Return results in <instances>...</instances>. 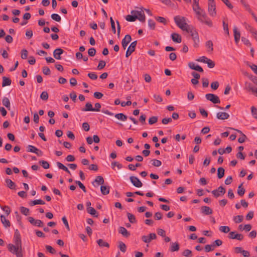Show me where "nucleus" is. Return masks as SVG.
<instances>
[{
  "mask_svg": "<svg viewBox=\"0 0 257 257\" xmlns=\"http://www.w3.org/2000/svg\"><path fill=\"white\" fill-rule=\"evenodd\" d=\"M7 247L9 251L12 253L15 254L16 257H23L22 246L9 243L8 244Z\"/></svg>",
  "mask_w": 257,
  "mask_h": 257,
  "instance_id": "nucleus-1",
  "label": "nucleus"
},
{
  "mask_svg": "<svg viewBox=\"0 0 257 257\" xmlns=\"http://www.w3.org/2000/svg\"><path fill=\"white\" fill-rule=\"evenodd\" d=\"M197 19L201 23L205 24L210 27L212 26V23L209 18H208L205 12L201 11V12L197 13Z\"/></svg>",
  "mask_w": 257,
  "mask_h": 257,
  "instance_id": "nucleus-2",
  "label": "nucleus"
},
{
  "mask_svg": "<svg viewBox=\"0 0 257 257\" xmlns=\"http://www.w3.org/2000/svg\"><path fill=\"white\" fill-rule=\"evenodd\" d=\"M174 19L176 25L183 31H185L189 26L186 23V19L184 17L177 16L174 17Z\"/></svg>",
  "mask_w": 257,
  "mask_h": 257,
  "instance_id": "nucleus-3",
  "label": "nucleus"
},
{
  "mask_svg": "<svg viewBox=\"0 0 257 257\" xmlns=\"http://www.w3.org/2000/svg\"><path fill=\"white\" fill-rule=\"evenodd\" d=\"M131 14H135L138 16V18L140 21L145 22L146 20V17L142 8H141V11L133 10L131 12Z\"/></svg>",
  "mask_w": 257,
  "mask_h": 257,
  "instance_id": "nucleus-4",
  "label": "nucleus"
},
{
  "mask_svg": "<svg viewBox=\"0 0 257 257\" xmlns=\"http://www.w3.org/2000/svg\"><path fill=\"white\" fill-rule=\"evenodd\" d=\"M225 189L222 186H219L217 189L212 191L211 193L215 198L223 196L225 193Z\"/></svg>",
  "mask_w": 257,
  "mask_h": 257,
  "instance_id": "nucleus-5",
  "label": "nucleus"
},
{
  "mask_svg": "<svg viewBox=\"0 0 257 257\" xmlns=\"http://www.w3.org/2000/svg\"><path fill=\"white\" fill-rule=\"evenodd\" d=\"M206 98L214 104L220 103L219 98L216 95L212 93H208L205 95Z\"/></svg>",
  "mask_w": 257,
  "mask_h": 257,
  "instance_id": "nucleus-6",
  "label": "nucleus"
},
{
  "mask_svg": "<svg viewBox=\"0 0 257 257\" xmlns=\"http://www.w3.org/2000/svg\"><path fill=\"white\" fill-rule=\"evenodd\" d=\"M228 238L232 239L242 240L243 239V235L242 234L236 233L235 231H231L229 233Z\"/></svg>",
  "mask_w": 257,
  "mask_h": 257,
  "instance_id": "nucleus-7",
  "label": "nucleus"
},
{
  "mask_svg": "<svg viewBox=\"0 0 257 257\" xmlns=\"http://www.w3.org/2000/svg\"><path fill=\"white\" fill-rule=\"evenodd\" d=\"M137 44V41H135L131 44L127 50H126L125 53L126 57H128L132 54V53L135 51Z\"/></svg>",
  "mask_w": 257,
  "mask_h": 257,
  "instance_id": "nucleus-8",
  "label": "nucleus"
},
{
  "mask_svg": "<svg viewBox=\"0 0 257 257\" xmlns=\"http://www.w3.org/2000/svg\"><path fill=\"white\" fill-rule=\"evenodd\" d=\"M157 235L155 233H150L149 235H143L142 236V240L145 243H149L153 239H155Z\"/></svg>",
  "mask_w": 257,
  "mask_h": 257,
  "instance_id": "nucleus-9",
  "label": "nucleus"
},
{
  "mask_svg": "<svg viewBox=\"0 0 257 257\" xmlns=\"http://www.w3.org/2000/svg\"><path fill=\"white\" fill-rule=\"evenodd\" d=\"M130 179L133 185L136 187L140 188L143 186V183L138 178L135 176H131Z\"/></svg>",
  "mask_w": 257,
  "mask_h": 257,
  "instance_id": "nucleus-10",
  "label": "nucleus"
},
{
  "mask_svg": "<svg viewBox=\"0 0 257 257\" xmlns=\"http://www.w3.org/2000/svg\"><path fill=\"white\" fill-rule=\"evenodd\" d=\"M28 219L30 223L35 226L38 227H43L44 226V223L41 220H35L32 217H29Z\"/></svg>",
  "mask_w": 257,
  "mask_h": 257,
  "instance_id": "nucleus-11",
  "label": "nucleus"
},
{
  "mask_svg": "<svg viewBox=\"0 0 257 257\" xmlns=\"http://www.w3.org/2000/svg\"><path fill=\"white\" fill-rule=\"evenodd\" d=\"M208 11L209 15L212 17L216 16V6L215 3L212 4H208Z\"/></svg>",
  "mask_w": 257,
  "mask_h": 257,
  "instance_id": "nucleus-12",
  "label": "nucleus"
},
{
  "mask_svg": "<svg viewBox=\"0 0 257 257\" xmlns=\"http://www.w3.org/2000/svg\"><path fill=\"white\" fill-rule=\"evenodd\" d=\"M132 38L130 35H126L122 40L121 44L124 50H125L128 44L131 42Z\"/></svg>",
  "mask_w": 257,
  "mask_h": 257,
  "instance_id": "nucleus-13",
  "label": "nucleus"
},
{
  "mask_svg": "<svg viewBox=\"0 0 257 257\" xmlns=\"http://www.w3.org/2000/svg\"><path fill=\"white\" fill-rule=\"evenodd\" d=\"M104 180L103 178L101 176L96 177L95 180L92 182V184L94 187H98L100 184H104Z\"/></svg>",
  "mask_w": 257,
  "mask_h": 257,
  "instance_id": "nucleus-14",
  "label": "nucleus"
},
{
  "mask_svg": "<svg viewBox=\"0 0 257 257\" xmlns=\"http://www.w3.org/2000/svg\"><path fill=\"white\" fill-rule=\"evenodd\" d=\"M64 51L61 48H57L53 52V56L57 60H61V55L62 54Z\"/></svg>",
  "mask_w": 257,
  "mask_h": 257,
  "instance_id": "nucleus-15",
  "label": "nucleus"
},
{
  "mask_svg": "<svg viewBox=\"0 0 257 257\" xmlns=\"http://www.w3.org/2000/svg\"><path fill=\"white\" fill-rule=\"evenodd\" d=\"M201 212L204 215H210L212 213V210L208 206H203L201 207Z\"/></svg>",
  "mask_w": 257,
  "mask_h": 257,
  "instance_id": "nucleus-16",
  "label": "nucleus"
},
{
  "mask_svg": "<svg viewBox=\"0 0 257 257\" xmlns=\"http://www.w3.org/2000/svg\"><path fill=\"white\" fill-rule=\"evenodd\" d=\"M188 67L192 70L198 71L200 72H202L203 71V70L201 67L199 65H195V63L193 62H189L188 63Z\"/></svg>",
  "mask_w": 257,
  "mask_h": 257,
  "instance_id": "nucleus-17",
  "label": "nucleus"
},
{
  "mask_svg": "<svg viewBox=\"0 0 257 257\" xmlns=\"http://www.w3.org/2000/svg\"><path fill=\"white\" fill-rule=\"evenodd\" d=\"M5 182L7 187L11 189H16V185L10 179H6L5 180Z\"/></svg>",
  "mask_w": 257,
  "mask_h": 257,
  "instance_id": "nucleus-18",
  "label": "nucleus"
},
{
  "mask_svg": "<svg viewBox=\"0 0 257 257\" xmlns=\"http://www.w3.org/2000/svg\"><path fill=\"white\" fill-rule=\"evenodd\" d=\"M229 117V115L224 112H219L216 114V117L219 119L224 120L228 119Z\"/></svg>",
  "mask_w": 257,
  "mask_h": 257,
  "instance_id": "nucleus-19",
  "label": "nucleus"
},
{
  "mask_svg": "<svg viewBox=\"0 0 257 257\" xmlns=\"http://www.w3.org/2000/svg\"><path fill=\"white\" fill-rule=\"evenodd\" d=\"M0 217L1 222L5 227L7 228L11 226L10 221L8 219H7L4 215H1Z\"/></svg>",
  "mask_w": 257,
  "mask_h": 257,
  "instance_id": "nucleus-20",
  "label": "nucleus"
},
{
  "mask_svg": "<svg viewBox=\"0 0 257 257\" xmlns=\"http://www.w3.org/2000/svg\"><path fill=\"white\" fill-rule=\"evenodd\" d=\"M191 37L194 42V47H198L200 40L198 33L193 34Z\"/></svg>",
  "mask_w": 257,
  "mask_h": 257,
  "instance_id": "nucleus-21",
  "label": "nucleus"
},
{
  "mask_svg": "<svg viewBox=\"0 0 257 257\" xmlns=\"http://www.w3.org/2000/svg\"><path fill=\"white\" fill-rule=\"evenodd\" d=\"M118 232L125 237H127L130 235V233L124 227H119L118 228Z\"/></svg>",
  "mask_w": 257,
  "mask_h": 257,
  "instance_id": "nucleus-22",
  "label": "nucleus"
},
{
  "mask_svg": "<svg viewBox=\"0 0 257 257\" xmlns=\"http://www.w3.org/2000/svg\"><path fill=\"white\" fill-rule=\"evenodd\" d=\"M172 40L176 43H180L181 42V37L180 35L177 33H173L171 35Z\"/></svg>",
  "mask_w": 257,
  "mask_h": 257,
  "instance_id": "nucleus-23",
  "label": "nucleus"
},
{
  "mask_svg": "<svg viewBox=\"0 0 257 257\" xmlns=\"http://www.w3.org/2000/svg\"><path fill=\"white\" fill-rule=\"evenodd\" d=\"M233 33H234L235 42L236 44H237L239 41L240 37V32H238L237 30V28L235 27L233 29Z\"/></svg>",
  "mask_w": 257,
  "mask_h": 257,
  "instance_id": "nucleus-24",
  "label": "nucleus"
},
{
  "mask_svg": "<svg viewBox=\"0 0 257 257\" xmlns=\"http://www.w3.org/2000/svg\"><path fill=\"white\" fill-rule=\"evenodd\" d=\"M179 249V244L178 242H172L171 243V247L170 250L171 252H174L178 251Z\"/></svg>",
  "mask_w": 257,
  "mask_h": 257,
  "instance_id": "nucleus-25",
  "label": "nucleus"
},
{
  "mask_svg": "<svg viewBox=\"0 0 257 257\" xmlns=\"http://www.w3.org/2000/svg\"><path fill=\"white\" fill-rule=\"evenodd\" d=\"M12 81L11 80L6 76L3 77V82H2V86L5 87L6 86H9L11 84Z\"/></svg>",
  "mask_w": 257,
  "mask_h": 257,
  "instance_id": "nucleus-26",
  "label": "nucleus"
},
{
  "mask_svg": "<svg viewBox=\"0 0 257 257\" xmlns=\"http://www.w3.org/2000/svg\"><path fill=\"white\" fill-rule=\"evenodd\" d=\"M109 189L110 187L108 186H101L100 187L101 192L104 195H106L109 194Z\"/></svg>",
  "mask_w": 257,
  "mask_h": 257,
  "instance_id": "nucleus-27",
  "label": "nucleus"
},
{
  "mask_svg": "<svg viewBox=\"0 0 257 257\" xmlns=\"http://www.w3.org/2000/svg\"><path fill=\"white\" fill-rule=\"evenodd\" d=\"M45 204V202L44 201H43L42 199H38L35 200L31 201L29 202V205L31 206L37 205V204H42L44 205Z\"/></svg>",
  "mask_w": 257,
  "mask_h": 257,
  "instance_id": "nucleus-28",
  "label": "nucleus"
},
{
  "mask_svg": "<svg viewBox=\"0 0 257 257\" xmlns=\"http://www.w3.org/2000/svg\"><path fill=\"white\" fill-rule=\"evenodd\" d=\"M94 108L90 102L86 103L85 107L82 109L83 111H93Z\"/></svg>",
  "mask_w": 257,
  "mask_h": 257,
  "instance_id": "nucleus-29",
  "label": "nucleus"
},
{
  "mask_svg": "<svg viewBox=\"0 0 257 257\" xmlns=\"http://www.w3.org/2000/svg\"><path fill=\"white\" fill-rule=\"evenodd\" d=\"M255 87L252 85V84L247 81L245 82L244 83V89L247 91H252L253 88Z\"/></svg>",
  "mask_w": 257,
  "mask_h": 257,
  "instance_id": "nucleus-30",
  "label": "nucleus"
},
{
  "mask_svg": "<svg viewBox=\"0 0 257 257\" xmlns=\"http://www.w3.org/2000/svg\"><path fill=\"white\" fill-rule=\"evenodd\" d=\"M3 104L6 106L9 110L10 109L11 103L8 98L4 97L2 100Z\"/></svg>",
  "mask_w": 257,
  "mask_h": 257,
  "instance_id": "nucleus-31",
  "label": "nucleus"
},
{
  "mask_svg": "<svg viewBox=\"0 0 257 257\" xmlns=\"http://www.w3.org/2000/svg\"><path fill=\"white\" fill-rule=\"evenodd\" d=\"M138 18V16L135 14H132V15H127L125 17V19L128 22H135Z\"/></svg>",
  "mask_w": 257,
  "mask_h": 257,
  "instance_id": "nucleus-32",
  "label": "nucleus"
},
{
  "mask_svg": "<svg viewBox=\"0 0 257 257\" xmlns=\"http://www.w3.org/2000/svg\"><path fill=\"white\" fill-rule=\"evenodd\" d=\"M213 43L211 40L207 41L205 43V46L207 48V51L209 52L213 51Z\"/></svg>",
  "mask_w": 257,
  "mask_h": 257,
  "instance_id": "nucleus-33",
  "label": "nucleus"
},
{
  "mask_svg": "<svg viewBox=\"0 0 257 257\" xmlns=\"http://www.w3.org/2000/svg\"><path fill=\"white\" fill-rule=\"evenodd\" d=\"M97 242L98 244V245L100 247H109V244L108 242L104 241L102 239H99L97 240Z\"/></svg>",
  "mask_w": 257,
  "mask_h": 257,
  "instance_id": "nucleus-34",
  "label": "nucleus"
},
{
  "mask_svg": "<svg viewBox=\"0 0 257 257\" xmlns=\"http://www.w3.org/2000/svg\"><path fill=\"white\" fill-rule=\"evenodd\" d=\"M115 117L117 118L119 120H120L121 121H125L127 119V116L124 114L122 113H119L116 114L115 115Z\"/></svg>",
  "mask_w": 257,
  "mask_h": 257,
  "instance_id": "nucleus-35",
  "label": "nucleus"
},
{
  "mask_svg": "<svg viewBox=\"0 0 257 257\" xmlns=\"http://www.w3.org/2000/svg\"><path fill=\"white\" fill-rule=\"evenodd\" d=\"M57 166L59 169L63 170V171L66 172L68 174H70V172L69 170V169L67 168V167H66L65 165H64L61 163L57 162Z\"/></svg>",
  "mask_w": 257,
  "mask_h": 257,
  "instance_id": "nucleus-36",
  "label": "nucleus"
},
{
  "mask_svg": "<svg viewBox=\"0 0 257 257\" xmlns=\"http://www.w3.org/2000/svg\"><path fill=\"white\" fill-rule=\"evenodd\" d=\"M184 31L189 33L191 37L193 34L197 33L196 30H195L192 26L189 25L188 26V27H187L186 29H185Z\"/></svg>",
  "mask_w": 257,
  "mask_h": 257,
  "instance_id": "nucleus-37",
  "label": "nucleus"
},
{
  "mask_svg": "<svg viewBox=\"0 0 257 257\" xmlns=\"http://www.w3.org/2000/svg\"><path fill=\"white\" fill-rule=\"evenodd\" d=\"M193 10L195 12L196 15H197L198 12L200 13L201 11H204L200 8L199 3H194V5H193Z\"/></svg>",
  "mask_w": 257,
  "mask_h": 257,
  "instance_id": "nucleus-38",
  "label": "nucleus"
},
{
  "mask_svg": "<svg viewBox=\"0 0 257 257\" xmlns=\"http://www.w3.org/2000/svg\"><path fill=\"white\" fill-rule=\"evenodd\" d=\"M224 169L222 167H219L217 169V177L219 179L222 178L224 175Z\"/></svg>",
  "mask_w": 257,
  "mask_h": 257,
  "instance_id": "nucleus-39",
  "label": "nucleus"
},
{
  "mask_svg": "<svg viewBox=\"0 0 257 257\" xmlns=\"http://www.w3.org/2000/svg\"><path fill=\"white\" fill-rule=\"evenodd\" d=\"M245 189L242 187V184L239 185L238 187L237 194L240 196H242L245 193Z\"/></svg>",
  "mask_w": 257,
  "mask_h": 257,
  "instance_id": "nucleus-40",
  "label": "nucleus"
},
{
  "mask_svg": "<svg viewBox=\"0 0 257 257\" xmlns=\"http://www.w3.org/2000/svg\"><path fill=\"white\" fill-rule=\"evenodd\" d=\"M127 216L129 221L132 223H135L137 222L136 217L134 215L130 213H127Z\"/></svg>",
  "mask_w": 257,
  "mask_h": 257,
  "instance_id": "nucleus-41",
  "label": "nucleus"
},
{
  "mask_svg": "<svg viewBox=\"0 0 257 257\" xmlns=\"http://www.w3.org/2000/svg\"><path fill=\"white\" fill-rule=\"evenodd\" d=\"M118 247L120 250L122 252H125L126 250V245L122 241L118 242Z\"/></svg>",
  "mask_w": 257,
  "mask_h": 257,
  "instance_id": "nucleus-42",
  "label": "nucleus"
},
{
  "mask_svg": "<svg viewBox=\"0 0 257 257\" xmlns=\"http://www.w3.org/2000/svg\"><path fill=\"white\" fill-rule=\"evenodd\" d=\"M243 216L242 215H237L233 217V221L236 223H239L242 221Z\"/></svg>",
  "mask_w": 257,
  "mask_h": 257,
  "instance_id": "nucleus-43",
  "label": "nucleus"
},
{
  "mask_svg": "<svg viewBox=\"0 0 257 257\" xmlns=\"http://www.w3.org/2000/svg\"><path fill=\"white\" fill-rule=\"evenodd\" d=\"M39 163L42 165L43 168L45 169H47L49 168V167H50V165L47 161L42 160V161H40L39 162Z\"/></svg>",
  "mask_w": 257,
  "mask_h": 257,
  "instance_id": "nucleus-44",
  "label": "nucleus"
},
{
  "mask_svg": "<svg viewBox=\"0 0 257 257\" xmlns=\"http://www.w3.org/2000/svg\"><path fill=\"white\" fill-rule=\"evenodd\" d=\"M219 230L226 233L230 231V228L227 226H221L219 227Z\"/></svg>",
  "mask_w": 257,
  "mask_h": 257,
  "instance_id": "nucleus-45",
  "label": "nucleus"
},
{
  "mask_svg": "<svg viewBox=\"0 0 257 257\" xmlns=\"http://www.w3.org/2000/svg\"><path fill=\"white\" fill-rule=\"evenodd\" d=\"M51 17L53 20L58 22H60L61 20L60 16L57 14H52Z\"/></svg>",
  "mask_w": 257,
  "mask_h": 257,
  "instance_id": "nucleus-46",
  "label": "nucleus"
},
{
  "mask_svg": "<svg viewBox=\"0 0 257 257\" xmlns=\"http://www.w3.org/2000/svg\"><path fill=\"white\" fill-rule=\"evenodd\" d=\"M182 255L186 257H191L192 255V251L191 250L186 249L182 252Z\"/></svg>",
  "mask_w": 257,
  "mask_h": 257,
  "instance_id": "nucleus-47",
  "label": "nucleus"
},
{
  "mask_svg": "<svg viewBox=\"0 0 257 257\" xmlns=\"http://www.w3.org/2000/svg\"><path fill=\"white\" fill-rule=\"evenodd\" d=\"M49 97L48 93L47 91H43L40 95V98L43 100H47Z\"/></svg>",
  "mask_w": 257,
  "mask_h": 257,
  "instance_id": "nucleus-48",
  "label": "nucleus"
},
{
  "mask_svg": "<svg viewBox=\"0 0 257 257\" xmlns=\"http://www.w3.org/2000/svg\"><path fill=\"white\" fill-rule=\"evenodd\" d=\"M87 212L94 216L97 217V215H96V211L93 207H89L87 208Z\"/></svg>",
  "mask_w": 257,
  "mask_h": 257,
  "instance_id": "nucleus-49",
  "label": "nucleus"
},
{
  "mask_svg": "<svg viewBox=\"0 0 257 257\" xmlns=\"http://www.w3.org/2000/svg\"><path fill=\"white\" fill-rule=\"evenodd\" d=\"M206 63L207 64V66L209 68H213L215 66L214 62L208 58L206 60Z\"/></svg>",
  "mask_w": 257,
  "mask_h": 257,
  "instance_id": "nucleus-50",
  "label": "nucleus"
},
{
  "mask_svg": "<svg viewBox=\"0 0 257 257\" xmlns=\"http://www.w3.org/2000/svg\"><path fill=\"white\" fill-rule=\"evenodd\" d=\"M20 211L22 214L26 216L28 215L29 213V209L23 206L20 207Z\"/></svg>",
  "mask_w": 257,
  "mask_h": 257,
  "instance_id": "nucleus-51",
  "label": "nucleus"
},
{
  "mask_svg": "<svg viewBox=\"0 0 257 257\" xmlns=\"http://www.w3.org/2000/svg\"><path fill=\"white\" fill-rule=\"evenodd\" d=\"M245 28L246 29L249 31L251 34H256V30L253 29L251 26H250L249 25H247L246 24H245Z\"/></svg>",
  "mask_w": 257,
  "mask_h": 257,
  "instance_id": "nucleus-52",
  "label": "nucleus"
},
{
  "mask_svg": "<svg viewBox=\"0 0 257 257\" xmlns=\"http://www.w3.org/2000/svg\"><path fill=\"white\" fill-rule=\"evenodd\" d=\"M42 71L43 73L46 75H49L51 74V71L47 66H44L42 68Z\"/></svg>",
  "mask_w": 257,
  "mask_h": 257,
  "instance_id": "nucleus-53",
  "label": "nucleus"
},
{
  "mask_svg": "<svg viewBox=\"0 0 257 257\" xmlns=\"http://www.w3.org/2000/svg\"><path fill=\"white\" fill-rule=\"evenodd\" d=\"M158 121L157 116H152L149 119V123L150 124H153L156 123Z\"/></svg>",
  "mask_w": 257,
  "mask_h": 257,
  "instance_id": "nucleus-54",
  "label": "nucleus"
},
{
  "mask_svg": "<svg viewBox=\"0 0 257 257\" xmlns=\"http://www.w3.org/2000/svg\"><path fill=\"white\" fill-rule=\"evenodd\" d=\"M75 183L79 186L84 192H86L85 187L80 181H75Z\"/></svg>",
  "mask_w": 257,
  "mask_h": 257,
  "instance_id": "nucleus-55",
  "label": "nucleus"
},
{
  "mask_svg": "<svg viewBox=\"0 0 257 257\" xmlns=\"http://www.w3.org/2000/svg\"><path fill=\"white\" fill-rule=\"evenodd\" d=\"M152 162V165L155 167H160L162 165L161 161L158 160L153 159Z\"/></svg>",
  "mask_w": 257,
  "mask_h": 257,
  "instance_id": "nucleus-56",
  "label": "nucleus"
},
{
  "mask_svg": "<svg viewBox=\"0 0 257 257\" xmlns=\"http://www.w3.org/2000/svg\"><path fill=\"white\" fill-rule=\"evenodd\" d=\"M37 151V148L33 146L29 145L27 147V151L31 153H35Z\"/></svg>",
  "mask_w": 257,
  "mask_h": 257,
  "instance_id": "nucleus-57",
  "label": "nucleus"
},
{
  "mask_svg": "<svg viewBox=\"0 0 257 257\" xmlns=\"http://www.w3.org/2000/svg\"><path fill=\"white\" fill-rule=\"evenodd\" d=\"M148 25L151 29L154 30L155 28L156 24L153 20L150 19L148 20Z\"/></svg>",
  "mask_w": 257,
  "mask_h": 257,
  "instance_id": "nucleus-58",
  "label": "nucleus"
},
{
  "mask_svg": "<svg viewBox=\"0 0 257 257\" xmlns=\"http://www.w3.org/2000/svg\"><path fill=\"white\" fill-rule=\"evenodd\" d=\"M28 51L26 49H23L21 51V58L23 59H27L28 57Z\"/></svg>",
  "mask_w": 257,
  "mask_h": 257,
  "instance_id": "nucleus-59",
  "label": "nucleus"
},
{
  "mask_svg": "<svg viewBox=\"0 0 257 257\" xmlns=\"http://www.w3.org/2000/svg\"><path fill=\"white\" fill-rule=\"evenodd\" d=\"M251 111L253 117L257 119V108L254 106H252L251 107Z\"/></svg>",
  "mask_w": 257,
  "mask_h": 257,
  "instance_id": "nucleus-60",
  "label": "nucleus"
},
{
  "mask_svg": "<svg viewBox=\"0 0 257 257\" xmlns=\"http://www.w3.org/2000/svg\"><path fill=\"white\" fill-rule=\"evenodd\" d=\"M105 65L106 63L104 61L100 60L97 66V69L98 70H101L105 67Z\"/></svg>",
  "mask_w": 257,
  "mask_h": 257,
  "instance_id": "nucleus-61",
  "label": "nucleus"
},
{
  "mask_svg": "<svg viewBox=\"0 0 257 257\" xmlns=\"http://www.w3.org/2000/svg\"><path fill=\"white\" fill-rule=\"evenodd\" d=\"M156 20L160 23H163L164 25L167 24L166 20L165 18L162 17H156Z\"/></svg>",
  "mask_w": 257,
  "mask_h": 257,
  "instance_id": "nucleus-62",
  "label": "nucleus"
},
{
  "mask_svg": "<svg viewBox=\"0 0 257 257\" xmlns=\"http://www.w3.org/2000/svg\"><path fill=\"white\" fill-rule=\"evenodd\" d=\"M88 54L91 57L94 56L96 54L95 49L94 48H91L89 49V50L88 51Z\"/></svg>",
  "mask_w": 257,
  "mask_h": 257,
  "instance_id": "nucleus-63",
  "label": "nucleus"
},
{
  "mask_svg": "<svg viewBox=\"0 0 257 257\" xmlns=\"http://www.w3.org/2000/svg\"><path fill=\"white\" fill-rule=\"evenodd\" d=\"M211 88L213 90H216L219 87V83L218 81H214L211 83Z\"/></svg>",
  "mask_w": 257,
  "mask_h": 257,
  "instance_id": "nucleus-64",
  "label": "nucleus"
}]
</instances>
